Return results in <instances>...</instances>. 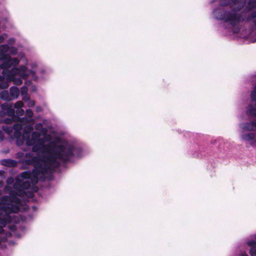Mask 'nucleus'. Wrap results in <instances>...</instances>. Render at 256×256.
<instances>
[{"label":"nucleus","instance_id":"nucleus-8","mask_svg":"<svg viewBox=\"0 0 256 256\" xmlns=\"http://www.w3.org/2000/svg\"><path fill=\"white\" fill-rule=\"evenodd\" d=\"M1 108L4 113L8 116H13L14 114V110L12 108L11 104L6 103L1 105Z\"/></svg>","mask_w":256,"mask_h":256},{"label":"nucleus","instance_id":"nucleus-20","mask_svg":"<svg viewBox=\"0 0 256 256\" xmlns=\"http://www.w3.org/2000/svg\"><path fill=\"white\" fill-rule=\"evenodd\" d=\"M26 116L30 118H32L33 116L32 111L30 109L27 110H26Z\"/></svg>","mask_w":256,"mask_h":256},{"label":"nucleus","instance_id":"nucleus-3","mask_svg":"<svg viewBox=\"0 0 256 256\" xmlns=\"http://www.w3.org/2000/svg\"><path fill=\"white\" fill-rule=\"evenodd\" d=\"M246 4V0H228L226 2L222 0V6L232 4V11L226 12L224 14L223 19L224 22H228L234 26L244 21L246 18L244 12H238L244 8Z\"/></svg>","mask_w":256,"mask_h":256},{"label":"nucleus","instance_id":"nucleus-22","mask_svg":"<svg viewBox=\"0 0 256 256\" xmlns=\"http://www.w3.org/2000/svg\"><path fill=\"white\" fill-rule=\"evenodd\" d=\"M13 118H6L4 119V122H5L6 124H10L12 123V122L14 121Z\"/></svg>","mask_w":256,"mask_h":256},{"label":"nucleus","instance_id":"nucleus-9","mask_svg":"<svg viewBox=\"0 0 256 256\" xmlns=\"http://www.w3.org/2000/svg\"><path fill=\"white\" fill-rule=\"evenodd\" d=\"M249 109H250V106H248V108L247 111L248 114L251 116H253L252 115H251L249 114V112H248ZM254 116L256 117V116ZM244 128L245 130H250V131L255 130H256V121L252 122L250 123L246 124L244 126Z\"/></svg>","mask_w":256,"mask_h":256},{"label":"nucleus","instance_id":"nucleus-26","mask_svg":"<svg viewBox=\"0 0 256 256\" xmlns=\"http://www.w3.org/2000/svg\"><path fill=\"white\" fill-rule=\"evenodd\" d=\"M16 113L20 116H22L24 114V110L21 108H18L16 110Z\"/></svg>","mask_w":256,"mask_h":256},{"label":"nucleus","instance_id":"nucleus-29","mask_svg":"<svg viewBox=\"0 0 256 256\" xmlns=\"http://www.w3.org/2000/svg\"><path fill=\"white\" fill-rule=\"evenodd\" d=\"M36 110L37 112H40L42 110V108L40 106H37L36 108Z\"/></svg>","mask_w":256,"mask_h":256},{"label":"nucleus","instance_id":"nucleus-14","mask_svg":"<svg viewBox=\"0 0 256 256\" xmlns=\"http://www.w3.org/2000/svg\"><path fill=\"white\" fill-rule=\"evenodd\" d=\"M0 98L1 99L7 101H10L12 100L8 92L6 90L2 91L0 94Z\"/></svg>","mask_w":256,"mask_h":256},{"label":"nucleus","instance_id":"nucleus-19","mask_svg":"<svg viewBox=\"0 0 256 256\" xmlns=\"http://www.w3.org/2000/svg\"><path fill=\"white\" fill-rule=\"evenodd\" d=\"M22 106H23V103L21 101L17 102L14 104V108H18V109L21 108Z\"/></svg>","mask_w":256,"mask_h":256},{"label":"nucleus","instance_id":"nucleus-6","mask_svg":"<svg viewBox=\"0 0 256 256\" xmlns=\"http://www.w3.org/2000/svg\"><path fill=\"white\" fill-rule=\"evenodd\" d=\"M22 128L21 122L20 123H16L14 126H2V130L8 134H10L13 130H14V136L16 138H18L21 136V130Z\"/></svg>","mask_w":256,"mask_h":256},{"label":"nucleus","instance_id":"nucleus-23","mask_svg":"<svg viewBox=\"0 0 256 256\" xmlns=\"http://www.w3.org/2000/svg\"><path fill=\"white\" fill-rule=\"evenodd\" d=\"M22 100L24 102H27L30 100V97L28 94L22 95Z\"/></svg>","mask_w":256,"mask_h":256},{"label":"nucleus","instance_id":"nucleus-11","mask_svg":"<svg viewBox=\"0 0 256 256\" xmlns=\"http://www.w3.org/2000/svg\"><path fill=\"white\" fill-rule=\"evenodd\" d=\"M246 9L248 11H250L256 8V0H248L246 2Z\"/></svg>","mask_w":256,"mask_h":256},{"label":"nucleus","instance_id":"nucleus-2","mask_svg":"<svg viewBox=\"0 0 256 256\" xmlns=\"http://www.w3.org/2000/svg\"><path fill=\"white\" fill-rule=\"evenodd\" d=\"M45 142V140L37 142L32 147V151L36 152H44L53 160L57 158L67 160L66 158L73 154L74 148L70 145H58L54 142H51L48 144L44 145Z\"/></svg>","mask_w":256,"mask_h":256},{"label":"nucleus","instance_id":"nucleus-28","mask_svg":"<svg viewBox=\"0 0 256 256\" xmlns=\"http://www.w3.org/2000/svg\"><path fill=\"white\" fill-rule=\"evenodd\" d=\"M11 54H15L16 53V48H12V50L10 52Z\"/></svg>","mask_w":256,"mask_h":256},{"label":"nucleus","instance_id":"nucleus-32","mask_svg":"<svg viewBox=\"0 0 256 256\" xmlns=\"http://www.w3.org/2000/svg\"><path fill=\"white\" fill-rule=\"evenodd\" d=\"M6 160H10L9 159H6Z\"/></svg>","mask_w":256,"mask_h":256},{"label":"nucleus","instance_id":"nucleus-4","mask_svg":"<svg viewBox=\"0 0 256 256\" xmlns=\"http://www.w3.org/2000/svg\"><path fill=\"white\" fill-rule=\"evenodd\" d=\"M26 68L25 66H20V68H12L10 70L8 69V71L6 74H2L3 76H8V80L12 81L14 84L20 86L22 82L20 78H15L16 75L20 76L23 78H26L28 74L26 73Z\"/></svg>","mask_w":256,"mask_h":256},{"label":"nucleus","instance_id":"nucleus-30","mask_svg":"<svg viewBox=\"0 0 256 256\" xmlns=\"http://www.w3.org/2000/svg\"><path fill=\"white\" fill-rule=\"evenodd\" d=\"M4 38L2 36H0V43L2 42Z\"/></svg>","mask_w":256,"mask_h":256},{"label":"nucleus","instance_id":"nucleus-17","mask_svg":"<svg viewBox=\"0 0 256 256\" xmlns=\"http://www.w3.org/2000/svg\"><path fill=\"white\" fill-rule=\"evenodd\" d=\"M2 164L5 166H10L11 165L12 166H14L15 164H14V162H15V161H2Z\"/></svg>","mask_w":256,"mask_h":256},{"label":"nucleus","instance_id":"nucleus-25","mask_svg":"<svg viewBox=\"0 0 256 256\" xmlns=\"http://www.w3.org/2000/svg\"><path fill=\"white\" fill-rule=\"evenodd\" d=\"M27 102H28V107L34 106L35 104V102L34 101L30 100H28Z\"/></svg>","mask_w":256,"mask_h":256},{"label":"nucleus","instance_id":"nucleus-16","mask_svg":"<svg viewBox=\"0 0 256 256\" xmlns=\"http://www.w3.org/2000/svg\"><path fill=\"white\" fill-rule=\"evenodd\" d=\"M27 129L29 130V132H25L23 135V138H25L26 136H28V138L30 137V132H32L33 130L32 126H26Z\"/></svg>","mask_w":256,"mask_h":256},{"label":"nucleus","instance_id":"nucleus-7","mask_svg":"<svg viewBox=\"0 0 256 256\" xmlns=\"http://www.w3.org/2000/svg\"><path fill=\"white\" fill-rule=\"evenodd\" d=\"M44 139L40 138V134L36 132H33L32 136V139L28 140L26 144L28 146H32L36 144L37 142H40L42 140L48 141L50 140L51 137L50 135L44 134Z\"/></svg>","mask_w":256,"mask_h":256},{"label":"nucleus","instance_id":"nucleus-5","mask_svg":"<svg viewBox=\"0 0 256 256\" xmlns=\"http://www.w3.org/2000/svg\"><path fill=\"white\" fill-rule=\"evenodd\" d=\"M0 70H2V73L6 74L8 69L11 66H16L19 63V60L17 58H11L10 56L0 50Z\"/></svg>","mask_w":256,"mask_h":256},{"label":"nucleus","instance_id":"nucleus-13","mask_svg":"<svg viewBox=\"0 0 256 256\" xmlns=\"http://www.w3.org/2000/svg\"><path fill=\"white\" fill-rule=\"evenodd\" d=\"M248 244L251 246L250 250L251 256H256V242L250 241L248 242Z\"/></svg>","mask_w":256,"mask_h":256},{"label":"nucleus","instance_id":"nucleus-31","mask_svg":"<svg viewBox=\"0 0 256 256\" xmlns=\"http://www.w3.org/2000/svg\"><path fill=\"white\" fill-rule=\"evenodd\" d=\"M42 126V124H36V128H38V126Z\"/></svg>","mask_w":256,"mask_h":256},{"label":"nucleus","instance_id":"nucleus-27","mask_svg":"<svg viewBox=\"0 0 256 256\" xmlns=\"http://www.w3.org/2000/svg\"><path fill=\"white\" fill-rule=\"evenodd\" d=\"M4 138V134H3L1 130H0V142L2 141Z\"/></svg>","mask_w":256,"mask_h":256},{"label":"nucleus","instance_id":"nucleus-15","mask_svg":"<svg viewBox=\"0 0 256 256\" xmlns=\"http://www.w3.org/2000/svg\"><path fill=\"white\" fill-rule=\"evenodd\" d=\"M255 138V134L253 133H250L247 134H244L242 136V139L246 140H253Z\"/></svg>","mask_w":256,"mask_h":256},{"label":"nucleus","instance_id":"nucleus-18","mask_svg":"<svg viewBox=\"0 0 256 256\" xmlns=\"http://www.w3.org/2000/svg\"><path fill=\"white\" fill-rule=\"evenodd\" d=\"M9 48H10L8 45H4L0 47V50L4 52V54H6V52H8Z\"/></svg>","mask_w":256,"mask_h":256},{"label":"nucleus","instance_id":"nucleus-12","mask_svg":"<svg viewBox=\"0 0 256 256\" xmlns=\"http://www.w3.org/2000/svg\"><path fill=\"white\" fill-rule=\"evenodd\" d=\"M20 94L18 88L15 86H12L10 88V96L12 99L16 98Z\"/></svg>","mask_w":256,"mask_h":256},{"label":"nucleus","instance_id":"nucleus-1","mask_svg":"<svg viewBox=\"0 0 256 256\" xmlns=\"http://www.w3.org/2000/svg\"><path fill=\"white\" fill-rule=\"evenodd\" d=\"M28 165H33L34 168L31 172H24L18 176L14 188L18 191L17 195L22 196L23 190L30 188L38 180H44L60 165V161H22Z\"/></svg>","mask_w":256,"mask_h":256},{"label":"nucleus","instance_id":"nucleus-24","mask_svg":"<svg viewBox=\"0 0 256 256\" xmlns=\"http://www.w3.org/2000/svg\"><path fill=\"white\" fill-rule=\"evenodd\" d=\"M6 183L8 184H12L14 183V180L12 178H9L6 180Z\"/></svg>","mask_w":256,"mask_h":256},{"label":"nucleus","instance_id":"nucleus-10","mask_svg":"<svg viewBox=\"0 0 256 256\" xmlns=\"http://www.w3.org/2000/svg\"><path fill=\"white\" fill-rule=\"evenodd\" d=\"M10 81L8 80V76H0V88L5 89L6 88L9 84L8 82Z\"/></svg>","mask_w":256,"mask_h":256},{"label":"nucleus","instance_id":"nucleus-21","mask_svg":"<svg viewBox=\"0 0 256 256\" xmlns=\"http://www.w3.org/2000/svg\"><path fill=\"white\" fill-rule=\"evenodd\" d=\"M28 94V88L26 86H24L21 88V94Z\"/></svg>","mask_w":256,"mask_h":256}]
</instances>
